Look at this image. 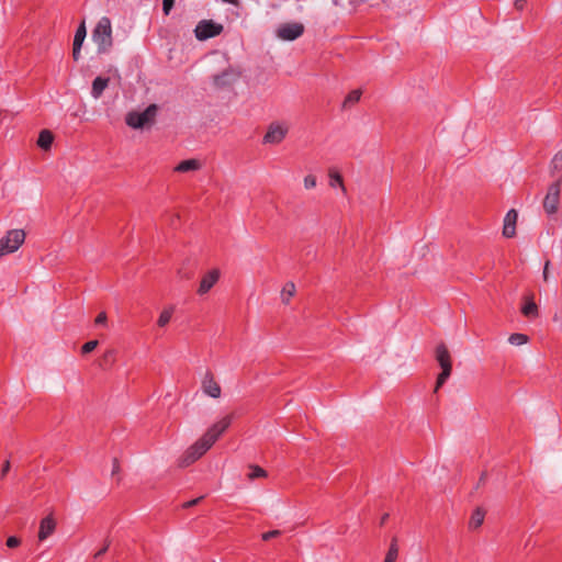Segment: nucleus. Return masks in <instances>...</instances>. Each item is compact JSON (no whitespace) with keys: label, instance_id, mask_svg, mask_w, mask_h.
<instances>
[{"label":"nucleus","instance_id":"obj_44","mask_svg":"<svg viewBox=\"0 0 562 562\" xmlns=\"http://www.w3.org/2000/svg\"><path fill=\"white\" fill-rule=\"evenodd\" d=\"M222 1L225 2V3L234 4V5H238L239 4V0H222Z\"/></svg>","mask_w":562,"mask_h":562},{"label":"nucleus","instance_id":"obj_32","mask_svg":"<svg viewBox=\"0 0 562 562\" xmlns=\"http://www.w3.org/2000/svg\"><path fill=\"white\" fill-rule=\"evenodd\" d=\"M280 535H281V531L276 529V530H270V531L263 532L261 538L263 541H269L272 538L279 537Z\"/></svg>","mask_w":562,"mask_h":562},{"label":"nucleus","instance_id":"obj_30","mask_svg":"<svg viewBox=\"0 0 562 562\" xmlns=\"http://www.w3.org/2000/svg\"><path fill=\"white\" fill-rule=\"evenodd\" d=\"M172 312V308H166L160 313L159 318L157 321L159 327H164L170 322Z\"/></svg>","mask_w":562,"mask_h":562},{"label":"nucleus","instance_id":"obj_12","mask_svg":"<svg viewBox=\"0 0 562 562\" xmlns=\"http://www.w3.org/2000/svg\"><path fill=\"white\" fill-rule=\"evenodd\" d=\"M202 387L204 393L213 398H217L221 396V386L214 380L213 373L211 371H207L205 373L204 379L202 381Z\"/></svg>","mask_w":562,"mask_h":562},{"label":"nucleus","instance_id":"obj_40","mask_svg":"<svg viewBox=\"0 0 562 562\" xmlns=\"http://www.w3.org/2000/svg\"><path fill=\"white\" fill-rule=\"evenodd\" d=\"M526 3H527L526 0H515L514 7H515L516 10L522 11L525 5H526Z\"/></svg>","mask_w":562,"mask_h":562},{"label":"nucleus","instance_id":"obj_34","mask_svg":"<svg viewBox=\"0 0 562 562\" xmlns=\"http://www.w3.org/2000/svg\"><path fill=\"white\" fill-rule=\"evenodd\" d=\"M316 186V177L313 176V175H307L305 178H304V187L306 189H312Z\"/></svg>","mask_w":562,"mask_h":562},{"label":"nucleus","instance_id":"obj_4","mask_svg":"<svg viewBox=\"0 0 562 562\" xmlns=\"http://www.w3.org/2000/svg\"><path fill=\"white\" fill-rule=\"evenodd\" d=\"M158 110L159 108L157 104H149L143 112H128L125 117V122L128 126L135 130L149 127L156 122Z\"/></svg>","mask_w":562,"mask_h":562},{"label":"nucleus","instance_id":"obj_6","mask_svg":"<svg viewBox=\"0 0 562 562\" xmlns=\"http://www.w3.org/2000/svg\"><path fill=\"white\" fill-rule=\"evenodd\" d=\"M223 30V25L214 22L213 20H202L198 23L194 34L199 41H206L218 36Z\"/></svg>","mask_w":562,"mask_h":562},{"label":"nucleus","instance_id":"obj_17","mask_svg":"<svg viewBox=\"0 0 562 562\" xmlns=\"http://www.w3.org/2000/svg\"><path fill=\"white\" fill-rule=\"evenodd\" d=\"M54 142V134L49 130H42L37 138V146L43 150L50 149Z\"/></svg>","mask_w":562,"mask_h":562},{"label":"nucleus","instance_id":"obj_42","mask_svg":"<svg viewBox=\"0 0 562 562\" xmlns=\"http://www.w3.org/2000/svg\"><path fill=\"white\" fill-rule=\"evenodd\" d=\"M120 472V462L117 458L113 459V469H112V475H115Z\"/></svg>","mask_w":562,"mask_h":562},{"label":"nucleus","instance_id":"obj_13","mask_svg":"<svg viewBox=\"0 0 562 562\" xmlns=\"http://www.w3.org/2000/svg\"><path fill=\"white\" fill-rule=\"evenodd\" d=\"M518 213L515 209L507 212L504 218L503 236L506 238H513L516 235V223Z\"/></svg>","mask_w":562,"mask_h":562},{"label":"nucleus","instance_id":"obj_15","mask_svg":"<svg viewBox=\"0 0 562 562\" xmlns=\"http://www.w3.org/2000/svg\"><path fill=\"white\" fill-rule=\"evenodd\" d=\"M521 314L529 319H533L539 316V308L533 301V295L525 296V303L521 306Z\"/></svg>","mask_w":562,"mask_h":562},{"label":"nucleus","instance_id":"obj_22","mask_svg":"<svg viewBox=\"0 0 562 562\" xmlns=\"http://www.w3.org/2000/svg\"><path fill=\"white\" fill-rule=\"evenodd\" d=\"M485 510L481 507H477L471 515L470 521H469V528L470 529H477L482 526L485 517Z\"/></svg>","mask_w":562,"mask_h":562},{"label":"nucleus","instance_id":"obj_1","mask_svg":"<svg viewBox=\"0 0 562 562\" xmlns=\"http://www.w3.org/2000/svg\"><path fill=\"white\" fill-rule=\"evenodd\" d=\"M234 418L235 413H231L213 424L199 440L188 448L180 460V467H189L206 453V451L229 428Z\"/></svg>","mask_w":562,"mask_h":562},{"label":"nucleus","instance_id":"obj_3","mask_svg":"<svg viewBox=\"0 0 562 562\" xmlns=\"http://www.w3.org/2000/svg\"><path fill=\"white\" fill-rule=\"evenodd\" d=\"M92 38L98 45V54H104L110 50L113 45L111 20L103 16L99 20L92 32Z\"/></svg>","mask_w":562,"mask_h":562},{"label":"nucleus","instance_id":"obj_2","mask_svg":"<svg viewBox=\"0 0 562 562\" xmlns=\"http://www.w3.org/2000/svg\"><path fill=\"white\" fill-rule=\"evenodd\" d=\"M435 358L441 368V372L438 374L436 380V385L434 392H438V390L446 383V381L450 378L452 372V359L451 355L448 350V347L445 342H440L437 345L435 350Z\"/></svg>","mask_w":562,"mask_h":562},{"label":"nucleus","instance_id":"obj_43","mask_svg":"<svg viewBox=\"0 0 562 562\" xmlns=\"http://www.w3.org/2000/svg\"><path fill=\"white\" fill-rule=\"evenodd\" d=\"M549 265H550V261L547 260L546 263H544V268H543V279L547 280L548 279V270H549Z\"/></svg>","mask_w":562,"mask_h":562},{"label":"nucleus","instance_id":"obj_41","mask_svg":"<svg viewBox=\"0 0 562 562\" xmlns=\"http://www.w3.org/2000/svg\"><path fill=\"white\" fill-rule=\"evenodd\" d=\"M10 468H11V464H10V461L7 460L3 465H2V469H1V477H4L5 474L10 471Z\"/></svg>","mask_w":562,"mask_h":562},{"label":"nucleus","instance_id":"obj_24","mask_svg":"<svg viewBox=\"0 0 562 562\" xmlns=\"http://www.w3.org/2000/svg\"><path fill=\"white\" fill-rule=\"evenodd\" d=\"M328 176L330 178L329 186L335 188L336 186H339L344 192H346V188L344 186V179L342 176L335 169H329Z\"/></svg>","mask_w":562,"mask_h":562},{"label":"nucleus","instance_id":"obj_9","mask_svg":"<svg viewBox=\"0 0 562 562\" xmlns=\"http://www.w3.org/2000/svg\"><path fill=\"white\" fill-rule=\"evenodd\" d=\"M288 133V128L281 126L278 123H271L268 127L267 133L263 136L265 144H279L281 143Z\"/></svg>","mask_w":562,"mask_h":562},{"label":"nucleus","instance_id":"obj_18","mask_svg":"<svg viewBox=\"0 0 562 562\" xmlns=\"http://www.w3.org/2000/svg\"><path fill=\"white\" fill-rule=\"evenodd\" d=\"M201 168V162L198 159H186L180 161L176 167L175 171L177 172H188L193 170H199Z\"/></svg>","mask_w":562,"mask_h":562},{"label":"nucleus","instance_id":"obj_5","mask_svg":"<svg viewBox=\"0 0 562 562\" xmlns=\"http://www.w3.org/2000/svg\"><path fill=\"white\" fill-rule=\"evenodd\" d=\"M25 240L23 229H11L0 239V259L16 251Z\"/></svg>","mask_w":562,"mask_h":562},{"label":"nucleus","instance_id":"obj_29","mask_svg":"<svg viewBox=\"0 0 562 562\" xmlns=\"http://www.w3.org/2000/svg\"><path fill=\"white\" fill-rule=\"evenodd\" d=\"M512 345L520 346L529 341V337L526 334L515 333L508 338Z\"/></svg>","mask_w":562,"mask_h":562},{"label":"nucleus","instance_id":"obj_16","mask_svg":"<svg viewBox=\"0 0 562 562\" xmlns=\"http://www.w3.org/2000/svg\"><path fill=\"white\" fill-rule=\"evenodd\" d=\"M109 82H110V78L108 77H97L94 78V80L92 81V88H91V94L94 99H99L103 91L105 90V88L109 86Z\"/></svg>","mask_w":562,"mask_h":562},{"label":"nucleus","instance_id":"obj_38","mask_svg":"<svg viewBox=\"0 0 562 562\" xmlns=\"http://www.w3.org/2000/svg\"><path fill=\"white\" fill-rule=\"evenodd\" d=\"M108 316L105 312H101L94 319L95 325H104L106 323Z\"/></svg>","mask_w":562,"mask_h":562},{"label":"nucleus","instance_id":"obj_7","mask_svg":"<svg viewBox=\"0 0 562 562\" xmlns=\"http://www.w3.org/2000/svg\"><path fill=\"white\" fill-rule=\"evenodd\" d=\"M560 203V180L550 184L547 195L543 200V209L548 214H554Z\"/></svg>","mask_w":562,"mask_h":562},{"label":"nucleus","instance_id":"obj_14","mask_svg":"<svg viewBox=\"0 0 562 562\" xmlns=\"http://www.w3.org/2000/svg\"><path fill=\"white\" fill-rule=\"evenodd\" d=\"M86 35H87V30H86L85 21H82L75 33L74 43H72V58L76 61L80 58V50H81L83 41L86 38Z\"/></svg>","mask_w":562,"mask_h":562},{"label":"nucleus","instance_id":"obj_11","mask_svg":"<svg viewBox=\"0 0 562 562\" xmlns=\"http://www.w3.org/2000/svg\"><path fill=\"white\" fill-rule=\"evenodd\" d=\"M56 519L52 514L44 517L40 522V530H38V540L44 541L49 536H52L56 530Z\"/></svg>","mask_w":562,"mask_h":562},{"label":"nucleus","instance_id":"obj_33","mask_svg":"<svg viewBox=\"0 0 562 562\" xmlns=\"http://www.w3.org/2000/svg\"><path fill=\"white\" fill-rule=\"evenodd\" d=\"M5 544H7L8 548L14 549V548H18L21 544V540H20V538L15 537V536H10L7 539Z\"/></svg>","mask_w":562,"mask_h":562},{"label":"nucleus","instance_id":"obj_27","mask_svg":"<svg viewBox=\"0 0 562 562\" xmlns=\"http://www.w3.org/2000/svg\"><path fill=\"white\" fill-rule=\"evenodd\" d=\"M398 555V547L394 538L390 544L384 562H395Z\"/></svg>","mask_w":562,"mask_h":562},{"label":"nucleus","instance_id":"obj_20","mask_svg":"<svg viewBox=\"0 0 562 562\" xmlns=\"http://www.w3.org/2000/svg\"><path fill=\"white\" fill-rule=\"evenodd\" d=\"M196 263L194 261L188 260L182 265L181 268L178 269V276L181 279L191 280L194 278Z\"/></svg>","mask_w":562,"mask_h":562},{"label":"nucleus","instance_id":"obj_37","mask_svg":"<svg viewBox=\"0 0 562 562\" xmlns=\"http://www.w3.org/2000/svg\"><path fill=\"white\" fill-rule=\"evenodd\" d=\"M109 547H110V541L109 540H105V543L104 546L94 553L93 555V559L94 560H98L99 558H101L103 554H105V552L109 550Z\"/></svg>","mask_w":562,"mask_h":562},{"label":"nucleus","instance_id":"obj_39","mask_svg":"<svg viewBox=\"0 0 562 562\" xmlns=\"http://www.w3.org/2000/svg\"><path fill=\"white\" fill-rule=\"evenodd\" d=\"M486 480H487V473L484 471L481 473V476L477 481L475 488L477 490L480 486L484 485L486 483Z\"/></svg>","mask_w":562,"mask_h":562},{"label":"nucleus","instance_id":"obj_26","mask_svg":"<svg viewBox=\"0 0 562 562\" xmlns=\"http://www.w3.org/2000/svg\"><path fill=\"white\" fill-rule=\"evenodd\" d=\"M562 169V150H559L552 158L550 164V172L552 176L557 171H560Z\"/></svg>","mask_w":562,"mask_h":562},{"label":"nucleus","instance_id":"obj_10","mask_svg":"<svg viewBox=\"0 0 562 562\" xmlns=\"http://www.w3.org/2000/svg\"><path fill=\"white\" fill-rule=\"evenodd\" d=\"M221 272L218 269H212L206 274L203 276L200 285L198 288V294L204 295L206 294L214 284L218 281Z\"/></svg>","mask_w":562,"mask_h":562},{"label":"nucleus","instance_id":"obj_23","mask_svg":"<svg viewBox=\"0 0 562 562\" xmlns=\"http://www.w3.org/2000/svg\"><path fill=\"white\" fill-rule=\"evenodd\" d=\"M362 91L360 89L351 90L344 100L342 108L347 109L356 104L361 98Z\"/></svg>","mask_w":562,"mask_h":562},{"label":"nucleus","instance_id":"obj_19","mask_svg":"<svg viewBox=\"0 0 562 562\" xmlns=\"http://www.w3.org/2000/svg\"><path fill=\"white\" fill-rule=\"evenodd\" d=\"M116 360V350L108 349L99 359L98 364L101 369L106 370L111 368Z\"/></svg>","mask_w":562,"mask_h":562},{"label":"nucleus","instance_id":"obj_31","mask_svg":"<svg viewBox=\"0 0 562 562\" xmlns=\"http://www.w3.org/2000/svg\"><path fill=\"white\" fill-rule=\"evenodd\" d=\"M98 345H99L98 340H89V341H87L81 347V353L82 355H88V353L92 352L98 347Z\"/></svg>","mask_w":562,"mask_h":562},{"label":"nucleus","instance_id":"obj_36","mask_svg":"<svg viewBox=\"0 0 562 562\" xmlns=\"http://www.w3.org/2000/svg\"><path fill=\"white\" fill-rule=\"evenodd\" d=\"M175 5V0H162V11L166 15L170 13Z\"/></svg>","mask_w":562,"mask_h":562},{"label":"nucleus","instance_id":"obj_45","mask_svg":"<svg viewBox=\"0 0 562 562\" xmlns=\"http://www.w3.org/2000/svg\"><path fill=\"white\" fill-rule=\"evenodd\" d=\"M387 518H389V514H384V515L381 517V521H380V524H381V525H384V524L386 522Z\"/></svg>","mask_w":562,"mask_h":562},{"label":"nucleus","instance_id":"obj_8","mask_svg":"<svg viewBox=\"0 0 562 562\" xmlns=\"http://www.w3.org/2000/svg\"><path fill=\"white\" fill-rule=\"evenodd\" d=\"M303 33L304 25L297 22L281 24L277 31V35L284 41H294Z\"/></svg>","mask_w":562,"mask_h":562},{"label":"nucleus","instance_id":"obj_21","mask_svg":"<svg viewBox=\"0 0 562 562\" xmlns=\"http://www.w3.org/2000/svg\"><path fill=\"white\" fill-rule=\"evenodd\" d=\"M232 76L233 72L231 70H224L221 74L213 76V82L218 88L229 86L233 81Z\"/></svg>","mask_w":562,"mask_h":562},{"label":"nucleus","instance_id":"obj_28","mask_svg":"<svg viewBox=\"0 0 562 562\" xmlns=\"http://www.w3.org/2000/svg\"><path fill=\"white\" fill-rule=\"evenodd\" d=\"M249 469L250 473H248V479L250 481L267 476V471L259 465H249Z\"/></svg>","mask_w":562,"mask_h":562},{"label":"nucleus","instance_id":"obj_35","mask_svg":"<svg viewBox=\"0 0 562 562\" xmlns=\"http://www.w3.org/2000/svg\"><path fill=\"white\" fill-rule=\"evenodd\" d=\"M205 496H199L196 498H193L191 501H188L186 503L182 504V508L187 509V508H191L198 504H200L203 499H204Z\"/></svg>","mask_w":562,"mask_h":562},{"label":"nucleus","instance_id":"obj_25","mask_svg":"<svg viewBox=\"0 0 562 562\" xmlns=\"http://www.w3.org/2000/svg\"><path fill=\"white\" fill-rule=\"evenodd\" d=\"M295 294V284L292 281H289L284 284L282 289V302L284 304H289L290 299Z\"/></svg>","mask_w":562,"mask_h":562}]
</instances>
